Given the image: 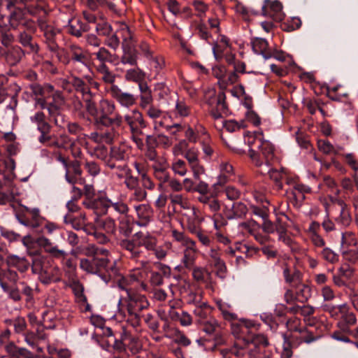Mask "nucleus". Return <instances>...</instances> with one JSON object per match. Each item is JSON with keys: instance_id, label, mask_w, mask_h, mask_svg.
I'll return each mask as SVG.
<instances>
[{"instance_id": "obj_1", "label": "nucleus", "mask_w": 358, "mask_h": 358, "mask_svg": "<svg viewBox=\"0 0 358 358\" xmlns=\"http://www.w3.org/2000/svg\"><path fill=\"white\" fill-rule=\"evenodd\" d=\"M130 280L124 276L117 268L116 262H113V287H117L126 292L128 300L124 303L119 301L117 310L113 315V320L120 321L126 317L128 314L129 319L134 327L140 325L141 314V312L149 306V302L144 295L131 293L128 289Z\"/></svg>"}, {"instance_id": "obj_2", "label": "nucleus", "mask_w": 358, "mask_h": 358, "mask_svg": "<svg viewBox=\"0 0 358 358\" xmlns=\"http://www.w3.org/2000/svg\"><path fill=\"white\" fill-rule=\"evenodd\" d=\"M78 92L82 94L86 109L94 117L96 127L101 129L112 124V106L108 100L102 99L96 108L95 103L92 101V93L89 83H87Z\"/></svg>"}, {"instance_id": "obj_3", "label": "nucleus", "mask_w": 358, "mask_h": 358, "mask_svg": "<svg viewBox=\"0 0 358 358\" xmlns=\"http://www.w3.org/2000/svg\"><path fill=\"white\" fill-rule=\"evenodd\" d=\"M116 31L113 34V50L115 46L122 43V48L124 55L122 57V62L123 64H129L131 65H136L137 57L135 50L131 44V35L128 26L125 23L117 22Z\"/></svg>"}, {"instance_id": "obj_4", "label": "nucleus", "mask_w": 358, "mask_h": 358, "mask_svg": "<svg viewBox=\"0 0 358 358\" xmlns=\"http://www.w3.org/2000/svg\"><path fill=\"white\" fill-rule=\"evenodd\" d=\"M31 271L33 273L39 275V280L44 285L61 280L59 269L57 266H49L48 258L45 256L36 255L32 257Z\"/></svg>"}, {"instance_id": "obj_5", "label": "nucleus", "mask_w": 358, "mask_h": 358, "mask_svg": "<svg viewBox=\"0 0 358 358\" xmlns=\"http://www.w3.org/2000/svg\"><path fill=\"white\" fill-rule=\"evenodd\" d=\"M128 211L129 208L125 203H113V229L117 226L120 234L125 237H128L132 230Z\"/></svg>"}, {"instance_id": "obj_6", "label": "nucleus", "mask_w": 358, "mask_h": 358, "mask_svg": "<svg viewBox=\"0 0 358 358\" xmlns=\"http://www.w3.org/2000/svg\"><path fill=\"white\" fill-rule=\"evenodd\" d=\"M244 341L249 348V358H270L271 352L266 349L268 343L264 335L252 334Z\"/></svg>"}, {"instance_id": "obj_7", "label": "nucleus", "mask_w": 358, "mask_h": 358, "mask_svg": "<svg viewBox=\"0 0 358 358\" xmlns=\"http://www.w3.org/2000/svg\"><path fill=\"white\" fill-rule=\"evenodd\" d=\"M20 90V87L17 84L6 86L2 83H0V103H3L7 98H10V103L7 106V108L15 110L17 106L18 93Z\"/></svg>"}, {"instance_id": "obj_8", "label": "nucleus", "mask_w": 358, "mask_h": 358, "mask_svg": "<svg viewBox=\"0 0 358 358\" xmlns=\"http://www.w3.org/2000/svg\"><path fill=\"white\" fill-rule=\"evenodd\" d=\"M70 64H80L88 66L90 61V55L87 50L82 48L78 45L71 44L69 45Z\"/></svg>"}, {"instance_id": "obj_9", "label": "nucleus", "mask_w": 358, "mask_h": 358, "mask_svg": "<svg viewBox=\"0 0 358 358\" xmlns=\"http://www.w3.org/2000/svg\"><path fill=\"white\" fill-rule=\"evenodd\" d=\"M83 203L86 207L94 209L98 215H101L107 213L111 201L106 197L105 192H99L96 198Z\"/></svg>"}, {"instance_id": "obj_10", "label": "nucleus", "mask_w": 358, "mask_h": 358, "mask_svg": "<svg viewBox=\"0 0 358 358\" xmlns=\"http://www.w3.org/2000/svg\"><path fill=\"white\" fill-rule=\"evenodd\" d=\"M18 42L24 48L25 52L29 55H38L39 45L34 41L32 35L25 30L20 31L17 36Z\"/></svg>"}, {"instance_id": "obj_11", "label": "nucleus", "mask_w": 358, "mask_h": 358, "mask_svg": "<svg viewBox=\"0 0 358 358\" xmlns=\"http://www.w3.org/2000/svg\"><path fill=\"white\" fill-rule=\"evenodd\" d=\"M355 273V269L349 264H345L340 266L336 273L332 277L333 282L335 285L338 287H346L347 281L351 280Z\"/></svg>"}, {"instance_id": "obj_12", "label": "nucleus", "mask_w": 358, "mask_h": 358, "mask_svg": "<svg viewBox=\"0 0 358 358\" xmlns=\"http://www.w3.org/2000/svg\"><path fill=\"white\" fill-rule=\"evenodd\" d=\"M255 138L260 142L258 148L265 159V164L271 166V162L274 157L273 145L270 141L263 138V132L262 131L255 133Z\"/></svg>"}, {"instance_id": "obj_13", "label": "nucleus", "mask_w": 358, "mask_h": 358, "mask_svg": "<svg viewBox=\"0 0 358 358\" xmlns=\"http://www.w3.org/2000/svg\"><path fill=\"white\" fill-rule=\"evenodd\" d=\"M229 112L228 105L226 103V95L223 91L217 94V106L210 110V115L215 119L218 120L222 117V115H227Z\"/></svg>"}, {"instance_id": "obj_14", "label": "nucleus", "mask_w": 358, "mask_h": 358, "mask_svg": "<svg viewBox=\"0 0 358 358\" xmlns=\"http://www.w3.org/2000/svg\"><path fill=\"white\" fill-rule=\"evenodd\" d=\"M282 5L279 1L264 0V3L262 7V14L264 15H276L278 20L283 19L285 15L282 12Z\"/></svg>"}, {"instance_id": "obj_15", "label": "nucleus", "mask_w": 358, "mask_h": 358, "mask_svg": "<svg viewBox=\"0 0 358 358\" xmlns=\"http://www.w3.org/2000/svg\"><path fill=\"white\" fill-rule=\"evenodd\" d=\"M99 131H95L91 133L90 136V138L94 142L97 143L99 145H101L103 143L108 144L109 145H112V124L106 127L103 129H99L96 127Z\"/></svg>"}, {"instance_id": "obj_16", "label": "nucleus", "mask_w": 358, "mask_h": 358, "mask_svg": "<svg viewBox=\"0 0 358 358\" xmlns=\"http://www.w3.org/2000/svg\"><path fill=\"white\" fill-rule=\"evenodd\" d=\"M251 45L253 52L255 54L261 55L265 59H268L272 57V54L268 50V41L262 38H254L251 41Z\"/></svg>"}, {"instance_id": "obj_17", "label": "nucleus", "mask_w": 358, "mask_h": 358, "mask_svg": "<svg viewBox=\"0 0 358 358\" xmlns=\"http://www.w3.org/2000/svg\"><path fill=\"white\" fill-rule=\"evenodd\" d=\"M117 329L120 331V338H115L113 348V351L117 350L120 352H126L127 344L124 343L127 340L129 339V334L126 330L124 326L119 324H115V332L117 331Z\"/></svg>"}, {"instance_id": "obj_18", "label": "nucleus", "mask_w": 358, "mask_h": 358, "mask_svg": "<svg viewBox=\"0 0 358 358\" xmlns=\"http://www.w3.org/2000/svg\"><path fill=\"white\" fill-rule=\"evenodd\" d=\"M6 264L9 268H15L20 273L26 272L31 264L25 257L10 255L6 258Z\"/></svg>"}, {"instance_id": "obj_19", "label": "nucleus", "mask_w": 358, "mask_h": 358, "mask_svg": "<svg viewBox=\"0 0 358 358\" xmlns=\"http://www.w3.org/2000/svg\"><path fill=\"white\" fill-rule=\"evenodd\" d=\"M43 33L44 38V43L47 45V48L52 52H56L59 49V45L57 43V35L60 33L59 29H55L54 27L48 28Z\"/></svg>"}, {"instance_id": "obj_20", "label": "nucleus", "mask_w": 358, "mask_h": 358, "mask_svg": "<svg viewBox=\"0 0 358 358\" xmlns=\"http://www.w3.org/2000/svg\"><path fill=\"white\" fill-rule=\"evenodd\" d=\"M136 211L139 219L137 224L141 227H145L151 221L153 215V210L150 206L145 204H141L136 206Z\"/></svg>"}, {"instance_id": "obj_21", "label": "nucleus", "mask_w": 358, "mask_h": 358, "mask_svg": "<svg viewBox=\"0 0 358 358\" xmlns=\"http://www.w3.org/2000/svg\"><path fill=\"white\" fill-rule=\"evenodd\" d=\"M284 338L283 352L282 358H290L292 356V348H297L303 341L300 336L292 335L290 338L282 334Z\"/></svg>"}, {"instance_id": "obj_22", "label": "nucleus", "mask_w": 358, "mask_h": 358, "mask_svg": "<svg viewBox=\"0 0 358 358\" xmlns=\"http://www.w3.org/2000/svg\"><path fill=\"white\" fill-rule=\"evenodd\" d=\"M7 63L13 66L20 62L22 59L25 56V51L20 46H13L8 51L6 50L4 55Z\"/></svg>"}, {"instance_id": "obj_23", "label": "nucleus", "mask_w": 358, "mask_h": 358, "mask_svg": "<svg viewBox=\"0 0 358 358\" xmlns=\"http://www.w3.org/2000/svg\"><path fill=\"white\" fill-rule=\"evenodd\" d=\"M24 8H14L8 16V22L13 29H18L27 18Z\"/></svg>"}, {"instance_id": "obj_24", "label": "nucleus", "mask_w": 358, "mask_h": 358, "mask_svg": "<svg viewBox=\"0 0 358 358\" xmlns=\"http://www.w3.org/2000/svg\"><path fill=\"white\" fill-rule=\"evenodd\" d=\"M28 87L31 90V94L36 97H46L54 91V87L50 84L41 85L37 82L31 83Z\"/></svg>"}, {"instance_id": "obj_25", "label": "nucleus", "mask_w": 358, "mask_h": 358, "mask_svg": "<svg viewBox=\"0 0 358 358\" xmlns=\"http://www.w3.org/2000/svg\"><path fill=\"white\" fill-rule=\"evenodd\" d=\"M93 261L96 267L97 271L100 273V276L106 282H108L111 279V275L106 267L110 263V259L107 257H94Z\"/></svg>"}, {"instance_id": "obj_26", "label": "nucleus", "mask_w": 358, "mask_h": 358, "mask_svg": "<svg viewBox=\"0 0 358 358\" xmlns=\"http://www.w3.org/2000/svg\"><path fill=\"white\" fill-rule=\"evenodd\" d=\"M248 212V208L243 202H234L226 213L228 220L243 218Z\"/></svg>"}, {"instance_id": "obj_27", "label": "nucleus", "mask_w": 358, "mask_h": 358, "mask_svg": "<svg viewBox=\"0 0 358 358\" xmlns=\"http://www.w3.org/2000/svg\"><path fill=\"white\" fill-rule=\"evenodd\" d=\"M231 331L236 337H242L249 333V329L252 326L250 321L240 320L237 322L232 321Z\"/></svg>"}, {"instance_id": "obj_28", "label": "nucleus", "mask_w": 358, "mask_h": 358, "mask_svg": "<svg viewBox=\"0 0 358 358\" xmlns=\"http://www.w3.org/2000/svg\"><path fill=\"white\" fill-rule=\"evenodd\" d=\"M113 98L124 106H129L134 103L136 99L134 95L122 92L116 85H113Z\"/></svg>"}, {"instance_id": "obj_29", "label": "nucleus", "mask_w": 358, "mask_h": 358, "mask_svg": "<svg viewBox=\"0 0 358 358\" xmlns=\"http://www.w3.org/2000/svg\"><path fill=\"white\" fill-rule=\"evenodd\" d=\"M1 287L8 294L9 299L17 303L22 301V294L19 288L15 285H8L6 282H1Z\"/></svg>"}, {"instance_id": "obj_30", "label": "nucleus", "mask_w": 358, "mask_h": 358, "mask_svg": "<svg viewBox=\"0 0 358 358\" xmlns=\"http://www.w3.org/2000/svg\"><path fill=\"white\" fill-rule=\"evenodd\" d=\"M141 92V105L145 108L152 101V91L144 80L138 83Z\"/></svg>"}, {"instance_id": "obj_31", "label": "nucleus", "mask_w": 358, "mask_h": 358, "mask_svg": "<svg viewBox=\"0 0 358 358\" xmlns=\"http://www.w3.org/2000/svg\"><path fill=\"white\" fill-rule=\"evenodd\" d=\"M97 70L100 73L103 74L102 80L106 85L104 87V90L106 92H112V74L109 67L107 65L99 64Z\"/></svg>"}, {"instance_id": "obj_32", "label": "nucleus", "mask_w": 358, "mask_h": 358, "mask_svg": "<svg viewBox=\"0 0 358 358\" xmlns=\"http://www.w3.org/2000/svg\"><path fill=\"white\" fill-rule=\"evenodd\" d=\"M69 287L71 288L78 302H87V297L84 294V286L78 280H73Z\"/></svg>"}, {"instance_id": "obj_33", "label": "nucleus", "mask_w": 358, "mask_h": 358, "mask_svg": "<svg viewBox=\"0 0 358 358\" xmlns=\"http://www.w3.org/2000/svg\"><path fill=\"white\" fill-rule=\"evenodd\" d=\"M262 174L268 173L271 179H272L277 187L280 189H282V179L283 177L282 173L278 171L275 169L271 168V166L266 165V169L264 171H261Z\"/></svg>"}, {"instance_id": "obj_34", "label": "nucleus", "mask_w": 358, "mask_h": 358, "mask_svg": "<svg viewBox=\"0 0 358 358\" xmlns=\"http://www.w3.org/2000/svg\"><path fill=\"white\" fill-rule=\"evenodd\" d=\"M311 296V289L308 285L304 284H300L296 286V300L304 303Z\"/></svg>"}, {"instance_id": "obj_35", "label": "nucleus", "mask_w": 358, "mask_h": 358, "mask_svg": "<svg viewBox=\"0 0 358 358\" xmlns=\"http://www.w3.org/2000/svg\"><path fill=\"white\" fill-rule=\"evenodd\" d=\"M219 351L222 358H232V355H234L238 358H241L245 354L244 349L243 348H238L237 344L230 349L224 348L220 349Z\"/></svg>"}, {"instance_id": "obj_36", "label": "nucleus", "mask_w": 358, "mask_h": 358, "mask_svg": "<svg viewBox=\"0 0 358 358\" xmlns=\"http://www.w3.org/2000/svg\"><path fill=\"white\" fill-rule=\"evenodd\" d=\"M31 120L37 124V129L38 131L52 128L51 125L45 120V115L42 111L36 113L34 116L31 117Z\"/></svg>"}, {"instance_id": "obj_37", "label": "nucleus", "mask_w": 358, "mask_h": 358, "mask_svg": "<svg viewBox=\"0 0 358 358\" xmlns=\"http://www.w3.org/2000/svg\"><path fill=\"white\" fill-rule=\"evenodd\" d=\"M145 73L140 68L129 69L127 71L125 78L127 80L140 83L145 80Z\"/></svg>"}, {"instance_id": "obj_38", "label": "nucleus", "mask_w": 358, "mask_h": 358, "mask_svg": "<svg viewBox=\"0 0 358 358\" xmlns=\"http://www.w3.org/2000/svg\"><path fill=\"white\" fill-rule=\"evenodd\" d=\"M68 32L78 38L82 36V21L78 18H72L69 21Z\"/></svg>"}, {"instance_id": "obj_39", "label": "nucleus", "mask_w": 358, "mask_h": 358, "mask_svg": "<svg viewBox=\"0 0 358 358\" xmlns=\"http://www.w3.org/2000/svg\"><path fill=\"white\" fill-rule=\"evenodd\" d=\"M25 210L31 215L30 221L32 226V229H37L42 224L44 218L40 215V211L38 208L30 209L25 207Z\"/></svg>"}, {"instance_id": "obj_40", "label": "nucleus", "mask_w": 358, "mask_h": 358, "mask_svg": "<svg viewBox=\"0 0 358 358\" xmlns=\"http://www.w3.org/2000/svg\"><path fill=\"white\" fill-rule=\"evenodd\" d=\"M319 255L322 258V259L330 264H335L339 260V255L327 247L324 248L320 252H319Z\"/></svg>"}, {"instance_id": "obj_41", "label": "nucleus", "mask_w": 358, "mask_h": 358, "mask_svg": "<svg viewBox=\"0 0 358 358\" xmlns=\"http://www.w3.org/2000/svg\"><path fill=\"white\" fill-rule=\"evenodd\" d=\"M112 336V329L107 327L106 331L103 332V335L99 336L97 338V342L102 349L110 352V343L109 337Z\"/></svg>"}, {"instance_id": "obj_42", "label": "nucleus", "mask_w": 358, "mask_h": 358, "mask_svg": "<svg viewBox=\"0 0 358 358\" xmlns=\"http://www.w3.org/2000/svg\"><path fill=\"white\" fill-rule=\"evenodd\" d=\"M95 154L96 155V156L103 159V160H106V159L108 158V157H109V159L107 161V164L108 166H110V168H112V165L110 164V158L112 157V145H110V151H109V153H108V149L107 148L101 144V145H98L96 148H95Z\"/></svg>"}, {"instance_id": "obj_43", "label": "nucleus", "mask_w": 358, "mask_h": 358, "mask_svg": "<svg viewBox=\"0 0 358 358\" xmlns=\"http://www.w3.org/2000/svg\"><path fill=\"white\" fill-rule=\"evenodd\" d=\"M192 275L196 281L204 283L208 282L210 277V274L207 270L199 267L194 268Z\"/></svg>"}, {"instance_id": "obj_44", "label": "nucleus", "mask_w": 358, "mask_h": 358, "mask_svg": "<svg viewBox=\"0 0 358 358\" xmlns=\"http://www.w3.org/2000/svg\"><path fill=\"white\" fill-rule=\"evenodd\" d=\"M324 311L328 312L332 317H337L339 313L341 315L347 308L345 303L339 306H333L330 303H325L322 306Z\"/></svg>"}, {"instance_id": "obj_45", "label": "nucleus", "mask_w": 358, "mask_h": 358, "mask_svg": "<svg viewBox=\"0 0 358 358\" xmlns=\"http://www.w3.org/2000/svg\"><path fill=\"white\" fill-rule=\"evenodd\" d=\"M47 110L48 111L50 120H53L54 118L60 116V113L62 112V107L61 104L57 103L53 98V101L52 102H49Z\"/></svg>"}, {"instance_id": "obj_46", "label": "nucleus", "mask_w": 358, "mask_h": 358, "mask_svg": "<svg viewBox=\"0 0 358 358\" xmlns=\"http://www.w3.org/2000/svg\"><path fill=\"white\" fill-rule=\"evenodd\" d=\"M195 259V251L191 248H186L184 251L182 262L185 268L191 269L193 268Z\"/></svg>"}, {"instance_id": "obj_47", "label": "nucleus", "mask_w": 358, "mask_h": 358, "mask_svg": "<svg viewBox=\"0 0 358 358\" xmlns=\"http://www.w3.org/2000/svg\"><path fill=\"white\" fill-rule=\"evenodd\" d=\"M217 306L220 311L222 312V314L225 320H229V321H235L237 319V316L236 314L229 312V309L231 308V306L220 301L217 302Z\"/></svg>"}, {"instance_id": "obj_48", "label": "nucleus", "mask_w": 358, "mask_h": 358, "mask_svg": "<svg viewBox=\"0 0 358 358\" xmlns=\"http://www.w3.org/2000/svg\"><path fill=\"white\" fill-rule=\"evenodd\" d=\"M117 243H119L122 248L129 251L131 252V257L136 258L139 256L140 251L138 248L136 247L132 242L127 239H124L120 241L117 240Z\"/></svg>"}, {"instance_id": "obj_49", "label": "nucleus", "mask_w": 358, "mask_h": 358, "mask_svg": "<svg viewBox=\"0 0 358 358\" xmlns=\"http://www.w3.org/2000/svg\"><path fill=\"white\" fill-rule=\"evenodd\" d=\"M96 55L99 64L107 65V63H112V55L106 48H101Z\"/></svg>"}, {"instance_id": "obj_50", "label": "nucleus", "mask_w": 358, "mask_h": 358, "mask_svg": "<svg viewBox=\"0 0 358 358\" xmlns=\"http://www.w3.org/2000/svg\"><path fill=\"white\" fill-rule=\"evenodd\" d=\"M115 169L116 171L114 173L119 179L125 180L126 177L129 175L130 170L129 169L127 162H124L122 164H116L113 162V169Z\"/></svg>"}, {"instance_id": "obj_51", "label": "nucleus", "mask_w": 358, "mask_h": 358, "mask_svg": "<svg viewBox=\"0 0 358 358\" xmlns=\"http://www.w3.org/2000/svg\"><path fill=\"white\" fill-rule=\"evenodd\" d=\"M1 236L9 242H17L21 239V234L14 231L8 230L3 227H0Z\"/></svg>"}, {"instance_id": "obj_52", "label": "nucleus", "mask_w": 358, "mask_h": 358, "mask_svg": "<svg viewBox=\"0 0 358 358\" xmlns=\"http://www.w3.org/2000/svg\"><path fill=\"white\" fill-rule=\"evenodd\" d=\"M287 310L290 312H296V309L295 308H287L283 304H278L276 306L275 313L278 317L280 322H285V317Z\"/></svg>"}, {"instance_id": "obj_53", "label": "nucleus", "mask_w": 358, "mask_h": 358, "mask_svg": "<svg viewBox=\"0 0 358 358\" xmlns=\"http://www.w3.org/2000/svg\"><path fill=\"white\" fill-rule=\"evenodd\" d=\"M295 331L300 334L301 340L306 343H310L316 340L313 334L309 331L306 328H295Z\"/></svg>"}, {"instance_id": "obj_54", "label": "nucleus", "mask_w": 358, "mask_h": 358, "mask_svg": "<svg viewBox=\"0 0 358 358\" xmlns=\"http://www.w3.org/2000/svg\"><path fill=\"white\" fill-rule=\"evenodd\" d=\"M0 41L3 46L8 48L14 42L15 38L13 34L10 32L1 30Z\"/></svg>"}, {"instance_id": "obj_55", "label": "nucleus", "mask_w": 358, "mask_h": 358, "mask_svg": "<svg viewBox=\"0 0 358 358\" xmlns=\"http://www.w3.org/2000/svg\"><path fill=\"white\" fill-rule=\"evenodd\" d=\"M317 146L319 150L325 154H337L333 145L328 141L319 140L317 141Z\"/></svg>"}, {"instance_id": "obj_56", "label": "nucleus", "mask_w": 358, "mask_h": 358, "mask_svg": "<svg viewBox=\"0 0 358 358\" xmlns=\"http://www.w3.org/2000/svg\"><path fill=\"white\" fill-rule=\"evenodd\" d=\"M58 60L64 65L70 64L69 47L68 49L59 48L55 52Z\"/></svg>"}, {"instance_id": "obj_57", "label": "nucleus", "mask_w": 358, "mask_h": 358, "mask_svg": "<svg viewBox=\"0 0 358 358\" xmlns=\"http://www.w3.org/2000/svg\"><path fill=\"white\" fill-rule=\"evenodd\" d=\"M310 188L301 184H296L294 185V192H293L294 197L296 200H303L305 196L303 193L309 192Z\"/></svg>"}, {"instance_id": "obj_58", "label": "nucleus", "mask_w": 358, "mask_h": 358, "mask_svg": "<svg viewBox=\"0 0 358 358\" xmlns=\"http://www.w3.org/2000/svg\"><path fill=\"white\" fill-rule=\"evenodd\" d=\"M341 322L345 323V324L354 325L357 322V318L355 313L348 312V308L347 307L345 311L343 313L341 316Z\"/></svg>"}, {"instance_id": "obj_59", "label": "nucleus", "mask_w": 358, "mask_h": 358, "mask_svg": "<svg viewBox=\"0 0 358 358\" xmlns=\"http://www.w3.org/2000/svg\"><path fill=\"white\" fill-rule=\"evenodd\" d=\"M24 10L26 13H28L31 16H37L41 13L45 12L44 8L39 4L26 6L24 7Z\"/></svg>"}, {"instance_id": "obj_60", "label": "nucleus", "mask_w": 358, "mask_h": 358, "mask_svg": "<svg viewBox=\"0 0 358 358\" xmlns=\"http://www.w3.org/2000/svg\"><path fill=\"white\" fill-rule=\"evenodd\" d=\"M127 115L130 120H134V124L138 123L141 128L146 127V123L143 118V115L138 110H134L131 115Z\"/></svg>"}, {"instance_id": "obj_61", "label": "nucleus", "mask_w": 358, "mask_h": 358, "mask_svg": "<svg viewBox=\"0 0 358 358\" xmlns=\"http://www.w3.org/2000/svg\"><path fill=\"white\" fill-rule=\"evenodd\" d=\"M13 327L17 334L22 333L27 328L25 319L22 317H17L13 320Z\"/></svg>"}, {"instance_id": "obj_62", "label": "nucleus", "mask_w": 358, "mask_h": 358, "mask_svg": "<svg viewBox=\"0 0 358 358\" xmlns=\"http://www.w3.org/2000/svg\"><path fill=\"white\" fill-rule=\"evenodd\" d=\"M95 29L99 35L108 36L112 31L111 26L107 22H100L95 26Z\"/></svg>"}, {"instance_id": "obj_63", "label": "nucleus", "mask_w": 358, "mask_h": 358, "mask_svg": "<svg viewBox=\"0 0 358 358\" xmlns=\"http://www.w3.org/2000/svg\"><path fill=\"white\" fill-rule=\"evenodd\" d=\"M22 285L21 294H24L26 296L25 301L27 303H31L34 301V291L33 289L22 282L20 283Z\"/></svg>"}, {"instance_id": "obj_64", "label": "nucleus", "mask_w": 358, "mask_h": 358, "mask_svg": "<svg viewBox=\"0 0 358 358\" xmlns=\"http://www.w3.org/2000/svg\"><path fill=\"white\" fill-rule=\"evenodd\" d=\"M345 259L352 263L355 264L358 262V250H349L343 252Z\"/></svg>"}]
</instances>
